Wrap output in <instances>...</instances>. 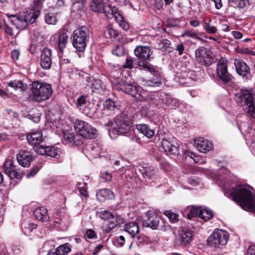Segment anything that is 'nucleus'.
Returning a JSON list of instances; mask_svg holds the SVG:
<instances>
[{"label":"nucleus","instance_id":"nucleus-1","mask_svg":"<svg viewBox=\"0 0 255 255\" xmlns=\"http://www.w3.org/2000/svg\"><path fill=\"white\" fill-rule=\"evenodd\" d=\"M224 194L232 198L245 210L255 213V194L244 185L225 189Z\"/></svg>","mask_w":255,"mask_h":255},{"label":"nucleus","instance_id":"nucleus-2","mask_svg":"<svg viewBox=\"0 0 255 255\" xmlns=\"http://www.w3.org/2000/svg\"><path fill=\"white\" fill-rule=\"evenodd\" d=\"M138 66L146 70L152 75L149 79L143 81V85L145 87H155L161 85L162 78L161 73L156 67L149 63L140 64L136 60L128 57V69L137 68Z\"/></svg>","mask_w":255,"mask_h":255},{"label":"nucleus","instance_id":"nucleus-3","mask_svg":"<svg viewBox=\"0 0 255 255\" xmlns=\"http://www.w3.org/2000/svg\"><path fill=\"white\" fill-rule=\"evenodd\" d=\"M50 85L35 81L31 85L30 98L36 102L48 99L52 94Z\"/></svg>","mask_w":255,"mask_h":255},{"label":"nucleus","instance_id":"nucleus-4","mask_svg":"<svg viewBox=\"0 0 255 255\" xmlns=\"http://www.w3.org/2000/svg\"><path fill=\"white\" fill-rule=\"evenodd\" d=\"M236 101L241 106H247L248 113L250 117L255 119V99L251 90L242 89L240 93L236 94Z\"/></svg>","mask_w":255,"mask_h":255},{"label":"nucleus","instance_id":"nucleus-5","mask_svg":"<svg viewBox=\"0 0 255 255\" xmlns=\"http://www.w3.org/2000/svg\"><path fill=\"white\" fill-rule=\"evenodd\" d=\"M89 37V29L86 26L75 30L73 33V45L79 51L85 50Z\"/></svg>","mask_w":255,"mask_h":255},{"label":"nucleus","instance_id":"nucleus-6","mask_svg":"<svg viewBox=\"0 0 255 255\" xmlns=\"http://www.w3.org/2000/svg\"><path fill=\"white\" fill-rule=\"evenodd\" d=\"M40 11L38 9L34 10L31 16H18L15 15L8 16L9 21L15 25L17 29H25L29 24H32L36 21Z\"/></svg>","mask_w":255,"mask_h":255},{"label":"nucleus","instance_id":"nucleus-7","mask_svg":"<svg viewBox=\"0 0 255 255\" xmlns=\"http://www.w3.org/2000/svg\"><path fill=\"white\" fill-rule=\"evenodd\" d=\"M195 54L196 61L201 65L208 67L215 62L213 52L207 47H199L195 50Z\"/></svg>","mask_w":255,"mask_h":255},{"label":"nucleus","instance_id":"nucleus-8","mask_svg":"<svg viewBox=\"0 0 255 255\" xmlns=\"http://www.w3.org/2000/svg\"><path fill=\"white\" fill-rule=\"evenodd\" d=\"M228 238L227 232L217 229L208 238L207 244L211 247L221 248L227 244Z\"/></svg>","mask_w":255,"mask_h":255},{"label":"nucleus","instance_id":"nucleus-9","mask_svg":"<svg viewBox=\"0 0 255 255\" xmlns=\"http://www.w3.org/2000/svg\"><path fill=\"white\" fill-rule=\"evenodd\" d=\"M139 87L128 83V104L130 108L135 110L141 109L143 97L139 93Z\"/></svg>","mask_w":255,"mask_h":255},{"label":"nucleus","instance_id":"nucleus-10","mask_svg":"<svg viewBox=\"0 0 255 255\" xmlns=\"http://www.w3.org/2000/svg\"><path fill=\"white\" fill-rule=\"evenodd\" d=\"M74 128L77 133L83 137L94 138L97 136V130L87 123L77 120L74 123Z\"/></svg>","mask_w":255,"mask_h":255},{"label":"nucleus","instance_id":"nucleus-11","mask_svg":"<svg viewBox=\"0 0 255 255\" xmlns=\"http://www.w3.org/2000/svg\"><path fill=\"white\" fill-rule=\"evenodd\" d=\"M189 62H183L178 64V71L177 75L180 82L184 84L189 82L191 80H195L193 76H195V71L191 70Z\"/></svg>","mask_w":255,"mask_h":255},{"label":"nucleus","instance_id":"nucleus-12","mask_svg":"<svg viewBox=\"0 0 255 255\" xmlns=\"http://www.w3.org/2000/svg\"><path fill=\"white\" fill-rule=\"evenodd\" d=\"M3 168L5 173L11 179H21L23 177V172L13 163L10 159H7L3 165Z\"/></svg>","mask_w":255,"mask_h":255},{"label":"nucleus","instance_id":"nucleus-13","mask_svg":"<svg viewBox=\"0 0 255 255\" xmlns=\"http://www.w3.org/2000/svg\"><path fill=\"white\" fill-rule=\"evenodd\" d=\"M160 217L155 213L148 211L145 213V217L142 222L144 227L156 230L159 226Z\"/></svg>","mask_w":255,"mask_h":255},{"label":"nucleus","instance_id":"nucleus-14","mask_svg":"<svg viewBox=\"0 0 255 255\" xmlns=\"http://www.w3.org/2000/svg\"><path fill=\"white\" fill-rule=\"evenodd\" d=\"M234 65L237 73L244 79H251V73L249 66L242 60L236 59Z\"/></svg>","mask_w":255,"mask_h":255},{"label":"nucleus","instance_id":"nucleus-15","mask_svg":"<svg viewBox=\"0 0 255 255\" xmlns=\"http://www.w3.org/2000/svg\"><path fill=\"white\" fill-rule=\"evenodd\" d=\"M217 74L219 80L224 84L230 82L233 77L228 72V67L226 64L223 62H219L217 64Z\"/></svg>","mask_w":255,"mask_h":255},{"label":"nucleus","instance_id":"nucleus-16","mask_svg":"<svg viewBox=\"0 0 255 255\" xmlns=\"http://www.w3.org/2000/svg\"><path fill=\"white\" fill-rule=\"evenodd\" d=\"M135 55L141 61H146L150 60L152 52L149 46H137L134 50Z\"/></svg>","mask_w":255,"mask_h":255},{"label":"nucleus","instance_id":"nucleus-17","mask_svg":"<svg viewBox=\"0 0 255 255\" xmlns=\"http://www.w3.org/2000/svg\"><path fill=\"white\" fill-rule=\"evenodd\" d=\"M18 163L22 167H27L30 165V162L33 158L31 153L27 150H20L16 155Z\"/></svg>","mask_w":255,"mask_h":255},{"label":"nucleus","instance_id":"nucleus-18","mask_svg":"<svg viewBox=\"0 0 255 255\" xmlns=\"http://www.w3.org/2000/svg\"><path fill=\"white\" fill-rule=\"evenodd\" d=\"M100 216L103 220L106 221L110 220V224L105 230L106 233H109L112 229L117 226V221L111 212L107 210L102 211L100 213Z\"/></svg>","mask_w":255,"mask_h":255},{"label":"nucleus","instance_id":"nucleus-19","mask_svg":"<svg viewBox=\"0 0 255 255\" xmlns=\"http://www.w3.org/2000/svg\"><path fill=\"white\" fill-rule=\"evenodd\" d=\"M162 147L167 154L178 155L179 154V145H175L167 139L163 138L162 142Z\"/></svg>","mask_w":255,"mask_h":255},{"label":"nucleus","instance_id":"nucleus-20","mask_svg":"<svg viewBox=\"0 0 255 255\" xmlns=\"http://www.w3.org/2000/svg\"><path fill=\"white\" fill-rule=\"evenodd\" d=\"M138 171L148 182H152L156 178V172L152 166H142Z\"/></svg>","mask_w":255,"mask_h":255},{"label":"nucleus","instance_id":"nucleus-21","mask_svg":"<svg viewBox=\"0 0 255 255\" xmlns=\"http://www.w3.org/2000/svg\"><path fill=\"white\" fill-rule=\"evenodd\" d=\"M51 51L48 48H44L41 54L40 65L43 69H49L50 68L51 61Z\"/></svg>","mask_w":255,"mask_h":255},{"label":"nucleus","instance_id":"nucleus-22","mask_svg":"<svg viewBox=\"0 0 255 255\" xmlns=\"http://www.w3.org/2000/svg\"><path fill=\"white\" fill-rule=\"evenodd\" d=\"M196 148L201 152L206 153L213 148L212 144L207 139L199 137L196 139L195 143Z\"/></svg>","mask_w":255,"mask_h":255},{"label":"nucleus","instance_id":"nucleus-23","mask_svg":"<svg viewBox=\"0 0 255 255\" xmlns=\"http://www.w3.org/2000/svg\"><path fill=\"white\" fill-rule=\"evenodd\" d=\"M180 242L181 245L187 246L193 240L192 231L188 229H183L179 231Z\"/></svg>","mask_w":255,"mask_h":255},{"label":"nucleus","instance_id":"nucleus-24","mask_svg":"<svg viewBox=\"0 0 255 255\" xmlns=\"http://www.w3.org/2000/svg\"><path fill=\"white\" fill-rule=\"evenodd\" d=\"M26 139L28 142L31 145L39 144L43 141V137L40 131L29 133L26 136Z\"/></svg>","mask_w":255,"mask_h":255},{"label":"nucleus","instance_id":"nucleus-25","mask_svg":"<svg viewBox=\"0 0 255 255\" xmlns=\"http://www.w3.org/2000/svg\"><path fill=\"white\" fill-rule=\"evenodd\" d=\"M128 118L126 117L123 116L120 117V119L119 120L117 123V129H114V132L116 131L118 134L122 133H126L128 131Z\"/></svg>","mask_w":255,"mask_h":255},{"label":"nucleus","instance_id":"nucleus-26","mask_svg":"<svg viewBox=\"0 0 255 255\" xmlns=\"http://www.w3.org/2000/svg\"><path fill=\"white\" fill-rule=\"evenodd\" d=\"M103 11L105 15L110 19L114 18L116 20L117 17L121 15L116 7L111 6L110 5H105Z\"/></svg>","mask_w":255,"mask_h":255},{"label":"nucleus","instance_id":"nucleus-27","mask_svg":"<svg viewBox=\"0 0 255 255\" xmlns=\"http://www.w3.org/2000/svg\"><path fill=\"white\" fill-rule=\"evenodd\" d=\"M35 218L42 222H47L49 220V216L47 213V210L43 207L36 209L34 212Z\"/></svg>","mask_w":255,"mask_h":255},{"label":"nucleus","instance_id":"nucleus-28","mask_svg":"<svg viewBox=\"0 0 255 255\" xmlns=\"http://www.w3.org/2000/svg\"><path fill=\"white\" fill-rule=\"evenodd\" d=\"M201 207L196 206H188L183 211V214L187 218L191 220L193 217H198Z\"/></svg>","mask_w":255,"mask_h":255},{"label":"nucleus","instance_id":"nucleus-29","mask_svg":"<svg viewBox=\"0 0 255 255\" xmlns=\"http://www.w3.org/2000/svg\"><path fill=\"white\" fill-rule=\"evenodd\" d=\"M141 220L137 218L135 221H128V234L132 236V238L136 237L139 233V224Z\"/></svg>","mask_w":255,"mask_h":255},{"label":"nucleus","instance_id":"nucleus-30","mask_svg":"<svg viewBox=\"0 0 255 255\" xmlns=\"http://www.w3.org/2000/svg\"><path fill=\"white\" fill-rule=\"evenodd\" d=\"M136 129L140 133L148 138H150L155 134V131L151 129L146 124H139L136 126Z\"/></svg>","mask_w":255,"mask_h":255},{"label":"nucleus","instance_id":"nucleus-31","mask_svg":"<svg viewBox=\"0 0 255 255\" xmlns=\"http://www.w3.org/2000/svg\"><path fill=\"white\" fill-rule=\"evenodd\" d=\"M68 38V34L67 31L65 30L60 31L59 32L58 38V46L61 52L63 50V49L66 47Z\"/></svg>","mask_w":255,"mask_h":255},{"label":"nucleus","instance_id":"nucleus-32","mask_svg":"<svg viewBox=\"0 0 255 255\" xmlns=\"http://www.w3.org/2000/svg\"><path fill=\"white\" fill-rule=\"evenodd\" d=\"M230 5L235 8L242 9L250 5V0H228Z\"/></svg>","mask_w":255,"mask_h":255},{"label":"nucleus","instance_id":"nucleus-33","mask_svg":"<svg viewBox=\"0 0 255 255\" xmlns=\"http://www.w3.org/2000/svg\"><path fill=\"white\" fill-rule=\"evenodd\" d=\"M113 196V192L106 188L101 189L96 193L97 199L100 201H103L107 198H111Z\"/></svg>","mask_w":255,"mask_h":255},{"label":"nucleus","instance_id":"nucleus-34","mask_svg":"<svg viewBox=\"0 0 255 255\" xmlns=\"http://www.w3.org/2000/svg\"><path fill=\"white\" fill-rule=\"evenodd\" d=\"M87 104L86 98L84 96H80L78 99L77 102V106L80 110L82 108L84 107L83 109V113L85 115H89L90 114V108L88 106H86Z\"/></svg>","mask_w":255,"mask_h":255},{"label":"nucleus","instance_id":"nucleus-35","mask_svg":"<svg viewBox=\"0 0 255 255\" xmlns=\"http://www.w3.org/2000/svg\"><path fill=\"white\" fill-rule=\"evenodd\" d=\"M105 5L101 0H93L90 3L91 9L98 12L103 11Z\"/></svg>","mask_w":255,"mask_h":255},{"label":"nucleus","instance_id":"nucleus-36","mask_svg":"<svg viewBox=\"0 0 255 255\" xmlns=\"http://www.w3.org/2000/svg\"><path fill=\"white\" fill-rule=\"evenodd\" d=\"M55 250L57 252L58 255H67L71 250L70 245L68 243L60 245Z\"/></svg>","mask_w":255,"mask_h":255},{"label":"nucleus","instance_id":"nucleus-37","mask_svg":"<svg viewBox=\"0 0 255 255\" xmlns=\"http://www.w3.org/2000/svg\"><path fill=\"white\" fill-rule=\"evenodd\" d=\"M199 213L198 217L205 221L209 220L213 216V213L211 211L202 208H201Z\"/></svg>","mask_w":255,"mask_h":255},{"label":"nucleus","instance_id":"nucleus-38","mask_svg":"<svg viewBox=\"0 0 255 255\" xmlns=\"http://www.w3.org/2000/svg\"><path fill=\"white\" fill-rule=\"evenodd\" d=\"M8 86L13 88L15 90H17L18 89H20L21 91L24 90L26 88V84H24L20 80H14L11 82H9L8 83Z\"/></svg>","mask_w":255,"mask_h":255},{"label":"nucleus","instance_id":"nucleus-39","mask_svg":"<svg viewBox=\"0 0 255 255\" xmlns=\"http://www.w3.org/2000/svg\"><path fill=\"white\" fill-rule=\"evenodd\" d=\"M128 178H130V180H134L136 184L139 181V179L137 178V172H136V167L134 165H128Z\"/></svg>","mask_w":255,"mask_h":255},{"label":"nucleus","instance_id":"nucleus-40","mask_svg":"<svg viewBox=\"0 0 255 255\" xmlns=\"http://www.w3.org/2000/svg\"><path fill=\"white\" fill-rule=\"evenodd\" d=\"M163 213L169 219L171 223H175L179 221L178 214L172 212L171 210H166Z\"/></svg>","mask_w":255,"mask_h":255},{"label":"nucleus","instance_id":"nucleus-41","mask_svg":"<svg viewBox=\"0 0 255 255\" xmlns=\"http://www.w3.org/2000/svg\"><path fill=\"white\" fill-rule=\"evenodd\" d=\"M45 21L48 24H55L57 19L55 14L53 13H48L45 15Z\"/></svg>","mask_w":255,"mask_h":255},{"label":"nucleus","instance_id":"nucleus-42","mask_svg":"<svg viewBox=\"0 0 255 255\" xmlns=\"http://www.w3.org/2000/svg\"><path fill=\"white\" fill-rule=\"evenodd\" d=\"M105 36L109 38H115L118 35V32L115 30L111 25H109L105 31Z\"/></svg>","mask_w":255,"mask_h":255},{"label":"nucleus","instance_id":"nucleus-43","mask_svg":"<svg viewBox=\"0 0 255 255\" xmlns=\"http://www.w3.org/2000/svg\"><path fill=\"white\" fill-rule=\"evenodd\" d=\"M87 184L85 182L80 183L78 184V189L80 193L85 197H88Z\"/></svg>","mask_w":255,"mask_h":255},{"label":"nucleus","instance_id":"nucleus-44","mask_svg":"<svg viewBox=\"0 0 255 255\" xmlns=\"http://www.w3.org/2000/svg\"><path fill=\"white\" fill-rule=\"evenodd\" d=\"M58 149L53 146H47L46 147V154L47 156L55 157L58 153Z\"/></svg>","mask_w":255,"mask_h":255},{"label":"nucleus","instance_id":"nucleus-45","mask_svg":"<svg viewBox=\"0 0 255 255\" xmlns=\"http://www.w3.org/2000/svg\"><path fill=\"white\" fill-rule=\"evenodd\" d=\"M157 160L159 161L161 168L165 171H168L170 170V164L166 160L161 158H158V157H157Z\"/></svg>","mask_w":255,"mask_h":255},{"label":"nucleus","instance_id":"nucleus-46","mask_svg":"<svg viewBox=\"0 0 255 255\" xmlns=\"http://www.w3.org/2000/svg\"><path fill=\"white\" fill-rule=\"evenodd\" d=\"M75 137L73 134L69 132H66L64 133L63 135V141L66 143H72L74 142Z\"/></svg>","mask_w":255,"mask_h":255},{"label":"nucleus","instance_id":"nucleus-47","mask_svg":"<svg viewBox=\"0 0 255 255\" xmlns=\"http://www.w3.org/2000/svg\"><path fill=\"white\" fill-rule=\"evenodd\" d=\"M113 53L119 56H123L126 53V50L123 45H118L115 49H113Z\"/></svg>","mask_w":255,"mask_h":255},{"label":"nucleus","instance_id":"nucleus-48","mask_svg":"<svg viewBox=\"0 0 255 255\" xmlns=\"http://www.w3.org/2000/svg\"><path fill=\"white\" fill-rule=\"evenodd\" d=\"M204 28L208 33L215 34L217 32V28L210 24L209 23L205 22Z\"/></svg>","mask_w":255,"mask_h":255},{"label":"nucleus","instance_id":"nucleus-49","mask_svg":"<svg viewBox=\"0 0 255 255\" xmlns=\"http://www.w3.org/2000/svg\"><path fill=\"white\" fill-rule=\"evenodd\" d=\"M116 20L119 23L120 27L124 30L126 31L128 30V23L124 20V18L122 15H120L119 16Z\"/></svg>","mask_w":255,"mask_h":255},{"label":"nucleus","instance_id":"nucleus-50","mask_svg":"<svg viewBox=\"0 0 255 255\" xmlns=\"http://www.w3.org/2000/svg\"><path fill=\"white\" fill-rule=\"evenodd\" d=\"M104 107L105 109L113 110L115 108V104L113 101L108 99L104 103Z\"/></svg>","mask_w":255,"mask_h":255},{"label":"nucleus","instance_id":"nucleus-51","mask_svg":"<svg viewBox=\"0 0 255 255\" xmlns=\"http://www.w3.org/2000/svg\"><path fill=\"white\" fill-rule=\"evenodd\" d=\"M84 4V0H73V6L77 10L82 9Z\"/></svg>","mask_w":255,"mask_h":255},{"label":"nucleus","instance_id":"nucleus-52","mask_svg":"<svg viewBox=\"0 0 255 255\" xmlns=\"http://www.w3.org/2000/svg\"><path fill=\"white\" fill-rule=\"evenodd\" d=\"M184 154L186 157L188 156L191 159H192L195 162L199 163L200 164L202 163V162H200L198 159V157L196 156L193 152L186 151L184 152Z\"/></svg>","mask_w":255,"mask_h":255},{"label":"nucleus","instance_id":"nucleus-53","mask_svg":"<svg viewBox=\"0 0 255 255\" xmlns=\"http://www.w3.org/2000/svg\"><path fill=\"white\" fill-rule=\"evenodd\" d=\"M36 227L37 225L33 223H27L24 226L25 230L28 233L32 232L34 229L36 228Z\"/></svg>","mask_w":255,"mask_h":255},{"label":"nucleus","instance_id":"nucleus-54","mask_svg":"<svg viewBox=\"0 0 255 255\" xmlns=\"http://www.w3.org/2000/svg\"><path fill=\"white\" fill-rule=\"evenodd\" d=\"M47 146H44L43 145H40L39 146H37L35 147V150L41 155H45L46 154V147Z\"/></svg>","mask_w":255,"mask_h":255},{"label":"nucleus","instance_id":"nucleus-55","mask_svg":"<svg viewBox=\"0 0 255 255\" xmlns=\"http://www.w3.org/2000/svg\"><path fill=\"white\" fill-rule=\"evenodd\" d=\"M101 177L106 181H109L111 180L112 176L107 171H103L101 173Z\"/></svg>","mask_w":255,"mask_h":255},{"label":"nucleus","instance_id":"nucleus-56","mask_svg":"<svg viewBox=\"0 0 255 255\" xmlns=\"http://www.w3.org/2000/svg\"><path fill=\"white\" fill-rule=\"evenodd\" d=\"M197 34L195 32L191 30H188L184 32L183 35L184 36H188L195 39V38L197 37Z\"/></svg>","mask_w":255,"mask_h":255},{"label":"nucleus","instance_id":"nucleus-57","mask_svg":"<svg viewBox=\"0 0 255 255\" xmlns=\"http://www.w3.org/2000/svg\"><path fill=\"white\" fill-rule=\"evenodd\" d=\"M133 132V130H131L128 128V137L130 138V141L131 142H133L134 141H135L138 144L139 143L140 138L137 136L133 137V135L131 136V135L132 134V132Z\"/></svg>","mask_w":255,"mask_h":255},{"label":"nucleus","instance_id":"nucleus-58","mask_svg":"<svg viewBox=\"0 0 255 255\" xmlns=\"http://www.w3.org/2000/svg\"><path fill=\"white\" fill-rule=\"evenodd\" d=\"M86 235L89 239H91L96 238V233L93 230L91 229H88L87 231Z\"/></svg>","mask_w":255,"mask_h":255},{"label":"nucleus","instance_id":"nucleus-59","mask_svg":"<svg viewBox=\"0 0 255 255\" xmlns=\"http://www.w3.org/2000/svg\"><path fill=\"white\" fill-rule=\"evenodd\" d=\"M12 58L14 60H17L18 59L19 56V52L17 50H13L11 52V54Z\"/></svg>","mask_w":255,"mask_h":255},{"label":"nucleus","instance_id":"nucleus-60","mask_svg":"<svg viewBox=\"0 0 255 255\" xmlns=\"http://www.w3.org/2000/svg\"><path fill=\"white\" fill-rule=\"evenodd\" d=\"M176 50L178 51L179 52V54L181 55L183 53V51L184 50V46L182 43H180L177 45Z\"/></svg>","mask_w":255,"mask_h":255},{"label":"nucleus","instance_id":"nucleus-61","mask_svg":"<svg viewBox=\"0 0 255 255\" xmlns=\"http://www.w3.org/2000/svg\"><path fill=\"white\" fill-rule=\"evenodd\" d=\"M116 88L118 91H122L125 93H127V88L126 85H122L119 84L116 86Z\"/></svg>","mask_w":255,"mask_h":255},{"label":"nucleus","instance_id":"nucleus-62","mask_svg":"<svg viewBox=\"0 0 255 255\" xmlns=\"http://www.w3.org/2000/svg\"><path fill=\"white\" fill-rule=\"evenodd\" d=\"M215 3V6L216 9H220L222 6V2L221 0H212Z\"/></svg>","mask_w":255,"mask_h":255},{"label":"nucleus","instance_id":"nucleus-63","mask_svg":"<svg viewBox=\"0 0 255 255\" xmlns=\"http://www.w3.org/2000/svg\"><path fill=\"white\" fill-rule=\"evenodd\" d=\"M38 171L39 168L38 167H35L33 168L32 169H31L30 172L27 175V177L33 176Z\"/></svg>","mask_w":255,"mask_h":255},{"label":"nucleus","instance_id":"nucleus-64","mask_svg":"<svg viewBox=\"0 0 255 255\" xmlns=\"http://www.w3.org/2000/svg\"><path fill=\"white\" fill-rule=\"evenodd\" d=\"M248 255H255V246H250L247 251Z\"/></svg>","mask_w":255,"mask_h":255}]
</instances>
